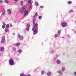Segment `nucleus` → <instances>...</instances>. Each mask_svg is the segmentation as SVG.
I'll return each mask as SVG.
<instances>
[{
    "mask_svg": "<svg viewBox=\"0 0 76 76\" xmlns=\"http://www.w3.org/2000/svg\"><path fill=\"white\" fill-rule=\"evenodd\" d=\"M7 12L8 13V14H11L12 13V11L10 10L9 9H8L7 10Z\"/></svg>",
    "mask_w": 76,
    "mask_h": 76,
    "instance_id": "13",
    "label": "nucleus"
},
{
    "mask_svg": "<svg viewBox=\"0 0 76 76\" xmlns=\"http://www.w3.org/2000/svg\"><path fill=\"white\" fill-rule=\"evenodd\" d=\"M33 20H34L35 19V16H33Z\"/></svg>",
    "mask_w": 76,
    "mask_h": 76,
    "instance_id": "41",
    "label": "nucleus"
},
{
    "mask_svg": "<svg viewBox=\"0 0 76 76\" xmlns=\"http://www.w3.org/2000/svg\"><path fill=\"white\" fill-rule=\"evenodd\" d=\"M12 35H15V33H12Z\"/></svg>",
    "mask_w": 76,
    "mask_h": 76,
    "instance_id": "47",
    "label": "nucleus"
},
{
    "mask_svg": "<svg viewBox=\"0 0 76 76\" xmlns=\"http://www.w3.org/2000/svg\"><path fill=\"white\" fill-rule=\"evenodd\" d=\"M5 32H8V28H5Z\"/></svg>",
    "mask_w": 76,
    "mask_h": 76,
    "instance_id": "23",
    "label": "nucleus"
},
{
    "mask_svg": "<svg viewBox=\"0 0 76 76\" xmlns=\"http://www.w3.org/2000/svg\"><path fill=\"white\" fill-rule=\"evenodd\" d=\"M42 16L40 15L39 16V19H42Z\"/></svg>",
    "mask_w": 76,
    "mask_h": 76,
    "instance_id": "33",
    "label": "nucleus"
},
{
    "mask_svg": "<svg viewBox=\"0 0 76 76\" xmlns=\"http://www.w3.org/2000/svg\"><path fill=\"white\" fill-rule=\"evenodd\" d=\"M6 27L7 28H9V24H7L6 25Z\"/></svg>",
    "mask_w": 76,
    "mask_h": 76,
    "instance_id": "30",
    "label": "nucleus"
},
{
    "mask_svg": "<svg viewBox=\"0 0 76 76\" xmlns=\"http://www.w3.org/2000/svg\"><path fill=\"white\" fill-rule=\"evenodd\" d=\"M18 37L19 38L20 41H22L23 39V36L20 35L18 33Z\"/></svg>",
    "mask_w": 76,
    "mask_h": 76,
    "instance_id": "3",
    "label": "nucleus"
},
{
    "mask_svg": "<svg viewBox=\"0 0 76 76\" xmlns=\"http://www.w3.org/2000/svg\"><path fill=\"white\" fill-rule=\"evenodd\" d=\"M33 24L34 25V27L32 28V31L34 32L33 34L36 35L38 33V24L35 23V20H33Z\"/></svg>",
    "mask_w": 76,
    "mask_h": 76,
    "instance_id": "1",
    "label": "nucleus"
},
{
    "mask_svg": "<svg viewBox=\"0 0 76 76\" xmlns=\"http://www.w3.org/2000/svg\"><path fill=\"white\" fill-rule=\"evenodd\" d=\"M47 76H51V72L50 71L46 73Z\"/></svg>",
    "mask_w": 76,
    "mask_h": 76,
    "instance_id": "11",
    "label": "nucleus"
},
{
    "mask_svg": "<svg viewBox=\"0 0 76 76\" xmlns=\"http://www.w3.org/2000/svg\"><path fill=\"white\" fill-rule=\"evenodd\" d=\"M62 72H64L65 70V68L62 67Z\"/></svg>",
    "mask_w": 76,
    "mask_h": 76,
    "instance_id": "25",
    "label": "nucleus"
},
{
    "mask_svg": "<svg viewBox=\"0 0 76 76\" xmlns=\"http://www.w3.org/2000/svg\"><path fill=\"white\" fill-rule=\"evenodd\" d=\"M2 28L3 29H4V28H5V26L2 25Z\"/></svg>",
    "mask_w": 76,
    "mask_h": 76,
    "instance_id": "36",
    "label": "nucleus"
},
{
    "mask_svg": "<svg viewBox=\"0 0 76 76\" xmlns=\"http://www.w3.org/2000/svg\"><path fill=\"white\" fill-rule=\"evenodd\" d=\"M26 31H29V27H27L26 28Z\"/></svg>",
    "mask_w": 76,
    "mask_h": 76,
    "instance_id": "37",
    "label": "nucleus"
},
{
    "mask_svg": "<svg viewBox=\"0 0 76 76\" xmlns=\"http://www.w3.org/2000/svg\"><path fill=\"white\" fill-rule=\"evenodd\" d=\"M58 35H58V34H55L54 36V37L55 38H57V37H58Z\"/></svg>",
    "mask_w": 76,
    "mask_h": 76,
    "instance_id": "22",
    "label": "nucleus"
},
{
    "mask_svg": "<svg viewBox=\"0 0 76 76\" xmlns=\"http://www.w3.org/2000/svg\"><path fill=\"white\" fill-rule=\"evenodd\" d=\"M56 63L58 64H60L61 61L59 59H57L56 61Z\"/></svg>",
    "mask_w": 76,
    "mask_h": 76,
    "instance_id": "10",
    "label": "nucleus"
},
{
    "mask_svg": "<svg viewBox=\"0 0 76 76\" xmlns=\"http://www.w3.org/2000/svg\"><path fill=\"white\" fill-rule=\"evenodd\" d=\"M24 76H27V75H24Z\"/></svg>",
    "mask_w": 76,
    "mask_h": 76,
    "instance_id": "52",
    "label": "nucleus"
},
{
    "mask_svg": "<svg viewBox=\"0 0 76 76\" xmlns=\"http://www.w3.org/2000/svg\"><path fill=\"white\" fill-rule=\"evenodd\" d=\"M75 34H76V31H75Z\"/></svg>",
    "mask_w": 76,
    "mask_h": 76,
    "instance_id": "53",
    "label": "nucleus"
},
{
    "mask_svg": "<svg viewBox=\"0 0 76 76\" xmlns=\"http://www.w3.org/2000/svg\"><path fill=\"white\" fill-rule=\"evenodd\" d=\"M12 49L13 50H14V51H16V48H15V47L13 48Z\"/></svg>",
    "mask_w": 76,
    "mask_h": 76,
    "instance_id": "28",
    "label": "nucleus"
},
{
    "mask_svg": "<svg viewBox=\"0 0 76 76\" xmlns=\"http://www.w3.org/2000/svg\"><path fill=\"white\" fill-rule=\"evenodd\" d=\"M28 8L29 9H32V4H31V5H29L28 6Z\"/></svg>",
    "mask_w": 76,
    "mask_h": 76,
    "instance_id": "15",
    "label": "nucleus"
},
{
    "mask_svg": "<svg viewBox=\"0 0 76 76\" xmlns=\"http://www.w3.org/2000/svg\"><path fill=\"white\" fill-rule=\"evenodd\" d=\"M17 61H19V58H17Z\"/></svg>",
    "mask_w": 76,
    "mask_h": 76,
    "instance_id": "49",
    "label": "nucleus"
},
{
    "mask_svg": "<svg viewBox=\"0 0 76 76\" xmlns=\"http://www.w3.org/2000/svg\"><path fill=\"white\" fill-rule=\"evenodd\" d=\"M40 9H43V8H44V6H40Z\"/></svg>",
    "mask_w": 76,
    "mask_h": 76,
    "instance_id": "38",
    "label": "nucleus"
},
{
    "mask_svg": "<svg viewBox=\"0 0 76 76\" xmlns=\"http://www.w3.org/2000/svg\"><path fill=\"white\" fill-rule=\"evenodd\" d=\"M19 12L20 14L22 15L23 13V10L22 9H19Z\"/></svg>",
    "mask_w": 76,
    "mask_h": 76,
    "instance_id": "7",
    "label": "nucleus"
},
{
    "mask_svg": "<svg viewBox=\"0 0 76 76\" xmlns=\"http://www.w3.org/2000/svg\"><path fill=\"white\" fill-rule=\"evenodd\" d=\"M35 15L36 16V17L38 16V14L37 13V12L35 13Z\"/></svg>",
    "mask_w": 76,
    "mask_h": 76,
    "instance_id": "39",
    "label": "nucleus"
},
{
    "mask_svg": "<svg viewBox=\"0 0 76 76\" xmlns=\"http://www.w3.org/2000/svg\"><path fill=\"white\" fill-rule=\"evenodd\" d=\"M67 36L68 37H69V38H70V36L68 34L67 35Z\"/></svg>",
    "mask_w": 76,
    "mask_h": 76,
    "instance_id": "44",
    "label": "nucleus"
},
{
    "mask_svg": "<svg viewBox=\"0 0 76 76\" xmlns=\"http://www.w3.org/2000/svg\"><path fill=\"white\" fill-rule=\"evenodd\" d=\"M0 55H1V53H0Z\"/></svg>",
    "mask_w": 76,
    "mask_h": 76,
    "instance_id": "55",
    "label": "nucleus"
},
{
    "mask_svg": "<svg viewBox=\"0 0 76 76\" xmlns=\"http://www.w3.org/2000/svg\"><path fill=\"white\" fill-rule=\"evenodd\" d=\"M35 4L36 6H39V4H38V2L37 1H36L35 3Z\"/></svg>",
    "mask_w": 76,
    "mask_h": 76,
    "instance_id": "16",
    "label": "nucleus"
},
{
    "mask_svg": "<svg viewBox=\"0 0 76 76\" xmlns=\"http://www.w3.org/2000/svg\"><path fill=\"white\" fill-rule=\"evenodd\" d=\"M69 12L70 13H73V10H69Z\"/></svg>",
    "mask_w": 76,
    "mask_h": 76,
    "instance_id": "29",
    "label": "nucleus"
},
{
    "mask_svg": "<svg viewBox=\"0 0 76 76\" xmlns=\"http://www.w3.org/2000/svg\"><path fill=\"white\" fill-rule=\"evenodd\" d=\"M27 76H31L30 74H28Z\"/></svg>",
    "mask_w": 76,
    "mask_h": 76,
    "instance_id": "48",
    "label": "nucleus"
},
{
    "mask_svg": "<svg viewBox=\"0 0 76 76\" xmlns=\"http://www.w3.org/2000/svg\"><path fill=\"white\" fill-rule=\"evenodd\" d=\"M3 12H2V15H5V12H6V11H5L4 9L3 10Z\"/></svg>",
    "mask_w": 76,
    "mask_h": 76,
    "instance_id": "21",
    "label": "nucleus"
},
{
    "mask_svg": "<svg viewBox=\"0 0 76 76\" xmlns=\"http://www.w3.org/2000/svg\"><path fill=\"white\" fill-rule=\"evenodd\" d=\"M18 52H19V54H21L22 51V50H21V49H19L18 51Z\"/></svg>",
    "mask_w": 76,
    "mask_h": 76,
    "instance_id": "19",
    "label": "nucleus"
},
{
    "mask_svg": "<svg viewBox=\"0 0 76 76\" xmlns=\"http://www.w3.org/2000/svg\"><path fill=\"white\" fill-rule=\"evenodd\" d=\"M23 12L24 13H25L24 14L25 16H26L28 14V10H23Z\"/></svg>",
    "mask_w": 76,
    "mask_h": 76,
    "instance_id": "8",
    "label": "nucleus"
},
{
    "mask_svg": "<svg viewBox=\"0 0 76 76\" xmlns=\"http://www.w3.org/2000/svg\"><path fill=\"white\" fill-rule=\"evenodd\" d=\"M58 73L59 74V76H63V72L60 70H58L57 71Z\"/></svg>",
    "mask_w": 76,
    "mask_h": 76,
    "instance_id": "5",
    "label": "nucleus"
},
{
    "mask_svg": "<svg viewBox=\"0 0 76 76\" xmlns=\"http://www.w3.org/2000/svg\"><path fill=\"white\" fill-rule=\"evenodd\" d=\"M74 75H75V76H76V72H75L74 73Z\"/></svg>",
    "mask_w": 76,
    "mask_h": 76,
    "instance_id": "42",
    "label": "nucleus"
},
{
    "mask_svg": "<svg viewBox=\"0 0 76 76\" xmlns=\"http://www.w3.org/2000/svg\"><path fill=\"white\" fill-rule=\"evenodd\" d=\"M9 62L10 66H13V65H14L15 64V63H14V61L13 60V59L12 58L9 59Z\"/></svg>",
    "mask_w": 76,
    "mask_h": 76,
    "instance_id": "2",
    "label": "nucleus"
},
{
    "mask_svg": "<svg viewBox=\"0 0 76 76\" xmlns=\"http://www.w3.org/2000/svg\"><path fill=\"white\" fill-rule=\"evenodd\" d=\"M23 1H21L20 3V4H21V6H23Z\"/></svg>",
    "mask_w": 76,
    "mask_h": 76,
    "instance_id": "27",
    "label": "nucleus"
},
{
    "mask_svg": "<svg viewBox=\"0 0 76 76\" xmlns=\"http://www.w3.org/2000/svg\"><path fill=\"white\" fill-rule=\"evenodd\" d=\"M50 53H51V54H53V53H54V51L53 50H51V51H50Z\"/></svg>",
    "mask_w": 76,
    "mask_h": 76,
    "instance_id": "34",
    "label": "nucleus"
},
{
    "mask_svg": "<svg viewBox=\"0 0 76 76\" xmlns=\"http://www.w3.org/2000/svg\"><path fill=\"white\" fill-rule=\"evenodd\" d=\"M62 27H66L67 26V23L66 22H63L61 23Z\"/></svg>",
    "mask_w": 76,
    "mask_h": 76,
    "instance_id": "6",
    "label": "nucleus"
},
{
    "mask_svg": "<svg viewBox=\"0 0 76 76\" xmlns=\"http://www.w3.org/2000/svg\"><path fill=\"white\" fill-rule=\"evenodd\" d=\"M56 58L58 57V55L56 54Z\"/></svg>",
    "mask_w": 76,
    "mask_h": 76,
    "instance_id": "43",
    "label": "nucleus"
},
{
    "mask_svg": "<svg viewBox=\"0 0 76 76\" xmlns=\"http://www.w3.org/2000/svg\"><path fill=\"white\" fill-rule=\"evenodd\" d=\"M25 0V1H26V0Z\"/></svg>",
    "mask_w": 76,
    "mask_h": 76,
    "instance_id": "54",
    "label": "nucleus"
},
{
    "mask_svg": "<svg viewBox=\"0 0 76 76\" xmlns=\"http://www.w3.org/2000/svg\"><path fill=\"white\" fill-rule=\"evenodd\" d=\"M0 50L1 51H4V48L3 47H1L0 48Z\"/></svg>",
    "mask_w": 76,
    "mask_h": 76,
    "instance_id": "12",
    "label": "nucleus"
},
{
    "mask_svg": "<svg viewBox=\"0 0 76 76\" xmlns=\"http://www.w3.org/2000/svg\"><path fill=\"white\" fill-rule=\"evenodd\" d=\"M28 2L29 4H32V2L31 1V0H28Z\"/></svg>",
    "mask_w": 76,
    "mask_h": 76,
    "instance_id": "17",
    "label": "nucleus"
},
{
    "mask_svg": "<svg viewBox=\"0 0 76 76\" xmlns=\"http://www.w3.org/2000/svg\"><path fill=\"white\" fill-rule=\"evenodd\" d=\"M45 73V72H44V70H42V71H41V75H44V74Z\"/></svg>",
    "mask_w": 76,
    "mask_h": 76,
    "instance_id": "20",
    "label": "nucleus"
},
{
    "mask_svg": "<svg viewBox=\"0 0 76 76\" xmlns=\"http://www.w3.org/2000/svg\"><path fill=\"white\" fill-rule=\"evenodd\" d=\"M2 23L4 25V26H6V24L5 23H4V22H3Z\"/></svg>",
    "mask_w": 76,
    "mask_h": 76,
    "instance_id": "40",
    "label": "nucleus"
},
{
    "mask_svg": "<svg viewBox=\"0 0 76 76\" xmlns=\"http://www.w3.org/2000/svg\"><path fill=\"white\" fill-rule=\"evenodd\" d=\"M20 43H17L15 44V45H16V46L17 47H18V46H20Z\"/></svg>",
    "mask_w": 76,
    "mask_h": 76,
    "instance_id": "14",
    "label": "nucleus"
},
{
    "mask_svg": "<svg viewBox=\"0 0 76 76\" xmlns=\"http://www.w3.org/2000/svg\"><path fill=\"white\" fill-rule=\"evenodd\" d=\"M14 23H16V21L15 20V21H14Z\"/></svg>",
    "mask_w": 76,
    "mask_h": 76,
    "instance_id": "51",
    "label": "nucleus"
},
{
    "mask_svg": "<svg viewBox=\"0 0 76 76\" xmlns=\"http://www.w3.org/2000/svg\"><path fill=\"white\" fill-rule=\"evenodd\" d=\"M75 23L76 24V20L75 21Z\"/></svg>",
    "mask_w": 76,
    "mask_h": 76,
    "instance_id": "50",
    "label": "nucleus"
},
{
    "mask_svg": "<svg viewBox=\"0 0 76 76\" xmlns=\"http://www.w3.org/2000/svg\"><path fill=\"white\" fill-rule=\"evenodd\" d=\"M26 26L27 28H29L30 26V24L29 23L27 24V25H26Z\"/></svg>",
    "mask_w": 76,
    "mask_h": 76,
    "instance_id": "24",
    "label": "nucleus"
},
{
    "mask_svg": "<svg viewBox=\"0 0 76 76\" xmlns=\"http://www.w3.org/2000/svg\"><path fill=\"white\" fill-rule=\"evenodd\" d=\"M6 41V39H5V36H3V37H2L1 40V43L3 44H4Z\"/></svg>",
    "mask_w": 76,
    "mask_h": 76,
    "instance_id": "4",
    "label": "nucleus"
},
{
    "mask_svg": "<svg viewBox=\"0 0 76 76\" xmlns=\"http://www.w3.org/2000/svg\"><path fill=\"white\" fill-rule=\"evenodd\" d=\"M57 33H58V35H60V33H61V30H58V31Z\"/></svg>",
    "mask_w": 76,
    "mask_h": 76,
    "instance_id": "18",
    "label": "nucleus"
},
{
    "mask_svg": "<svg viewBox=\"0 0 76 76\" xmlns=\"http://www.w3.org/2000/svg\"><path fill=\"white\" fill-rule=\"evenodd\" d=\"M14 1L15 2H17V1H18V0H14Z\"/></svg>",
    "mask_w": 76,
    "mask_h": 76,
    "instance_id": "45",
    "label": "nucleus"
},
{
    "mask_svg": "<svg viewBox=\"0 0 76 76\" xmlns=\"http://www.w3.org/2000/svg\"><path fill=\"white\" fill-rule=\"evenodd\" d=\"M24 74L23 73H21L20 74V76H24Z\"/></svg>",
    "mask_w": 76,
    "mask_h": 76,
    "instance_id": "32",
    "label": "nucleus"
},
{
    "mask_svg": "<svg viewBox=\"0 0 76 76\" xmlns=\"http://www.w3.org/2000/svg\"><path fill=\"white\" fill-rule=\"evenodd\" d=\"M10 26L12 28V27H13V25H12V24H10Z\"/></svg>",
    "mask_w": 76,
    "mask_h": 76,
    "instance_id": "46",
    "label": "nucleus"
},
{
    "mask_svg": "<svg viewBox=\"0 0 76 76\" xmlns=\"http://www.w3.org/2000/svg\"><path fill=\"white\" fill-rule=\"evenodd\" d=\"M3 0H0V3L1 4L3 3Z\"/></svg>",
    "mask_w": 76,
    "mask_h": 76,
    "instance_id": "35",
    "label": "nucleus"
},
{
    "mask_svg": "<svg viewBox=\"0 0 76 76\" xmlns=\"http://www.w3.org/2000/svg\"><path fill=\"white\" fill-rule=\"evenodd\" d=\"M5 3H7V4L9 3V2L7 0H5Z\"/></svg>",
    "mask_w": 76,
    "mask_h": 76,
    "instance_id": "26",
    "label": "nucleus"
},
{
    "mask_svg": "<svg viewBox=\"0 0 76 76\" xmlns=\"http://www.w3.org/2000/svg\"><path fill=\"white\" fill-rule=\"evenodd\" d=\"M68 3L69 4H72V2L71 1H69L68 2Z\"/></svg>",
    "mask_w": 76,
    "mask_h": 76,
    "instance_id": "31",
    "label": "nucleus"
},
{
    "mask_svg": "<svg viewBox=\"0 0 76 76\" xmlns=\"http://www.w3.org/2000/svg\"><path fill=\"white\" fill-rule=\"evenodd\" d=\"M22 9H23V10H28V9L27 8L26 5H25L23 6L22 8Z\"/></svg>",
    "mask_w": 76,
    "mask_h": 76,
    "instance_id": "9",
    "label": "nucleus"
}]
</instances>
